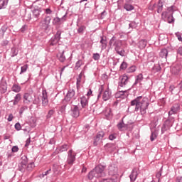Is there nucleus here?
<instances>
[{
  "instance_id": "f257e3e1",
  "label": "nucleus",
  "mask_w": 182,
  "mask_h": 182,
  "mask_svg": "<svg viewBox=\"0 0 182 182\" xmlns=\"http://www.w3.org/2000/svg\"><path fill=\"white\" fill-rule=\"evenodd\" d=\"M149 105H150L149 98L143 97L141 96L137 97L135 100L131 102V106H136L135 112H139V110H140V113L142 115L146 114V110L149 108Z\"/></svg>"
},
{
  "instance_id": "f03ea898",
  "label": "nucleus",
  "mask_w": 182,
  "mask_h": 182,
  "mask_svg": "<svg viewBox=\"0 0 182 182\" xmlns=\"http://www.w3.org/2000/svg\"><path fill=\"white\" fill-rule=\"evenodd\" d=\"M105 170H106V166L102 164L95 166V168L88 173L89 180H93V178H100V177H105V176H106Z\"/></svg>"
},
{
  "instance_id": "7ed1b4c3",
  "label": "nucleus",
  "mask_w": 182,
  "mask_h": 182,
  "mask_svg": "<svg viewBox=\"0 0 182 182\" xmlns=\"http://www.w3.org/2000/svg\"><path fill=\"white\" fill-rule=\"evenodd\" d=\"M109 46H114L115 52L120 55V56H124V50L122 48V41L116 38L115 36H113L109 42Z\"/></svg>"
},
{
  "instance_id": "20e7f679",
  "label": "nucleus",
  "mask_w": 182,
  "mask_h": 182,
  "mask_svg": "<svg viewBox=\"0 0 182 182\" xmlns=\"http://www.w3.org/2000/svg\"><path fill=\"white\" fill-rule=\"evenodd\" d=\"M76 92H75V90L70 89L63 100L62 105H63L64 107H66L69 103H73V100H76Z\"/></svg>"
},
{
  "instance_id": "39448f33",
  "label": "nucleus",
  "mask_w": 182,
  "mask_h": 182,
  "mask_svg": "<svg viewBox=\"0 0 182 182\" xmlns=\"http://www.w3.org/2000/svg\"><path fill=\"white\" fill-rule=\"evenodd\" d=\"M100 97H102V100H104V102H107V100L112 97V91H110V89L107 88L105 90V87L103 85H100L98 89L97 98L100 99Z\"/></svg>"
},
{
  "instance_id": "423d86ee",
  "label": "nucleus",
  "mask_w": 182,
  "mask_h": 182,
  "mask_svg": "<svg viewBox=\"0 0 182 182\" xmlns=\"http://www.w3.org/2000/svg\"><path fill=\"white\" fill-rule=\"evenodd\" d=\"M23 102L26 105L35 103V95L32 92H25L23 95Z\"/></svg>"
},
{
  "instance_id": "0eeeda50",
  "label": "nucleus",
  "mask_w": 182,
  "mask_h": 182,
  "mask_svg": "<svg viewBox=\"0 0 182 182\" xmlns=\"http://www.w3.org/2000/svg\"><path fill=\"white\" fill-rule=\"evenodd\" d=\"M52 18H50V16H46L39 23L40 28L43 29V31H48L49 29L50 21Z\"/></svg>"
},
{
  "instance_id": "6e6552de",
  "label": "nucleus",
  "mask_w": 182,
  "mask_h": 182,
  "mask_svg": "<svg viewBox=\"0 0 182 182\" xmlns=\"http://www.w3.org/2000/svg\"><path fill=\"white\" fill-rule=\"evenodd\" d=\"M76 160V154L73 150L70 149L68 152V158H67V163L68 164H70L72 166L73 163H75V161Z\"/></svg>"
},
{
  "instance_id": "1a4fd4ad",
  "label": "nucleus",
  "mask_w": 182,
  "mask_h": 182,
  "mask_svg": "<svg viewBox=\"0 0 182 182\" xmlns=\"http://www.w3.org/2000/svg\"><path fill=\"white\" fill-rule=\"evenodd\" d=\"M127 83H129V77L126 75L121 76L118 82V88L126 87Z\"/></svg>"
},
{
  "instance_id": "9d476101",
  "label": "nucleus",
  "mask_w": 182,
  "mask_h": 182,
  "mask_svg": "<svg viewBox=\"0 0 182 182\" xmlns=\"http://www.w3.org/2000/svg\"><path fill=\"white\" fill-rule=\"evenodd\" d=\"M60 41V31H58L54 37L51 38L49 41L50 46H56Z\"/></svg>"
},
{
  "instance_id": "9b49d317",
  "label": "nucleus",
  "mask_w": 182,
  "mask_h": 182,
  "mask_svg": "<svg viewBox=\"0 0 182 182\" xmlns=\"http://www.w3.org/2000/svg\"><path fill=\"white\" fill-rule=\"evenodd\" d=\"M41 102L43 107H46V106L49 105V100L48 99V92H46V90H43L42 92Z\"/></svg>"
},
{
  "instance_id": "f8f14e48",
  "label": "nucleus",
  "mask_w": 182,
  "mask_h": 182,
  "mask_svg": "<svg viewBox=\"0 0 182 182\" xmlns=\"http://www.w3.org/2000/svg\"><path fill=\"white\" fill-rule=\"evenodd\" d=\"M105 137V132L103 131L99 132L95 139L94 146H97V144L102 143V140Z\"/></svg>"
},
{
  "instance_id": "ddd939ff",
  "label": "nucleus",
  "mask_w": 182,
  "mask_h": 182,
  "mask_svg": "<svg viewBox=\"0 0 182 182\" xmlns=\"http://www.w3.org/2000/svg\"><path fill=\"white\" fill-rule=\"evenodd\" d=\"M70 113L72 117L77 119V117L80 116V111H79V107H77V105H75L74 107H71Z\"/></svg>"
},
{
  "instance_id": "4468645a",
  "label": "nucleus",
  "mask_w": 182,
  "mask_h": 182,
  "mask_svg": "<svg viewBox=\"0 0 182 182\" xmlns=\"http://www.w3.org/2000/svg\"><path fill=\"white\" fill-rule=\"evenodd\" d=\"M163 19H166L168 23H173L174 22V17H173V14H168L166 11L162 13Z\"/></svg>"
},
{
  "instance_id": "2eb2a0df",
  "label": "nucleus",
  "mask_w": 182,
  "mask_h": 182,
  "mask_svg": "<svg viewBox=\"0 0 182 182\" xmlns=\"http://www.w3.org/2000/svg\"><path fill=\"white\" fill-rule=\"evenodd\" d=\"M129 96V92L127 90L119 91L115 94L116 99H124Z\"/></svg>"
},
{
  "instance_id": "dca6fc26",
  "label": "nucleus",
  "mask_w": 182,
  "mask_h": 182,
  "mask_svg": "<svg viewBox=\"0 0 182 182\" xmlns=\"http://www.w3.org/2000/svg\"><path fill=\"white\" fill-rule=\"evenodd\" d=\"M108 173L109 176H112L113 178L114 177H117L116 175L117 174V167L114 166H109L108 167Z\"/></svg>"
},
{
  "instance_id": "f3484780",
  "label": "nucleus",
  "mask_w": 182,
  "mask_h": 182,
  "mask_svg": "<svg viewBox=\"0 0 182 182\" xmlns=\"http://www.w3.org/2000/svg\"><path fill=\"white\" fill-rule=\"evenodd\" d=\"M180 110V105L175 104L171 108V110L168 112V116H172V114H176L177 112Z\"/></svg>"
},
{
  "instance_id": "a211bd4d",
  "label": "nucleus",
  "mask_w": 182,
  "mask_h": 182,
  "mask_svg": "<svg viewBox=\"0 0 182 182\" xmlns=\"http://www.w3.org/2000/svg\"><path fill=\"white\" fill-rule=\"evenodd\" d=\"M28 165V158H26L24 161H21L18 164V168L20 171H25V168H27Z\"/></svg>"
},
{
  "instance_id": "6ab92c4d",
  "label": "nucleus",
  "mask_w": 182,
  "mask_h": 182,
  "mask_svg": "<svg viewBox=\"0 0 182 182\" xmlns=\"http://www.w3.org/2000/svg\"><path fill=\"white\" fill-rule=\"evenodd\" d=\"M137 176H139V173H137V169L136 168L133 169L131 174L129 175V178L131 182L136 181V178H137Z\"/></svg>"
},
{
  "instance_id": "aec40b11",
  "label": "nucleus",
  "mask_w": 182,
  "mask_h": 182,
  "mask_svg": "<svg viewBox=\"0 0 182 182\" xmlns=\"http://www.w3.org/2000/svg\"><path fill=\"white\" fill-rule=\"evenodd\" d=\"M80 103L82 109H85V107L89 105V97H82L80 98Z\"/></svg>"
},
{
  "instance_id": "412c9836",
  "label": "nucleus",
  "mask_w": 182,
  "mask_h": 182,
  "mask_svg": "<svg viewBox=\"0 0 182 182\" xmlns=\"http://www.w3.org/2000/svg\"><path fill=\"white\" fill-rule=\"evenodd\" d=\"M170 121L167 120L164 122L161 127V134H164L168 129H170Z\"/></svg>"
},
{
  "instance_id": "4be33fe9",
  "label": "nucleus",
  "mask_w": 182,
  "mask_h": 182,
  "mask_svg": "<svg viewBox=\"0 0 182 182\" xmlns=\"http://www.w3.org/2000/svg\"><path fill=\"white\" fill-rule=\"evenodd\" d=\"M151 136H150V140L151 141H154L156 139H157V136H159V132L156 130L153 131V128L151 127Z\"/></svg>"
},
{
  "instance_id": "5701e85b",
  "label": "nucleus",
  "mask_w": 182,
  "mask_h": 182,
  "mask_svg": "<svg viewBox=\"0 0 182 182\" xmlns=\"http://www.w3.org/2000/svg\"><path fill=\"white\" fill-rule=\"evenodd\" d=\"M6 90H8V85L6 84V82H1L0 84L1 93H6Z\"/></svg>"
},
{
  "instance_id": "b1692460",
  "label": "nucleus",
  "mask_w": 182,
  "mask_h": 182,
  "mask_svg": "<svg viewBox=\"0 0 182 182\" xmlns=\"http://www.w3.org/2000/svg\"><path fill=\"white\" fill-rule=\"evenodd\" d=\"M21 99H22V97L20 93L16 94V95L14 97V100H13V105L14 106H16L19 102H21Z\"/></svg>"
},
{
  "instance_id": "393cba45",
  "label": "nucleus",
  "mask_w": 182,
  "mask_h": 182,
  "mask_svg": "<svg viewBox=\"0 0 182 182\" xmlns=\"http://www.w3.org/2000/svg\"><path fill=\"white\" fill-rule=\"evenodd\" d=\"M167 55H168V51L166 48L162 49L159 53V56L162 58V59H167Z\"/></svg>"
},
{
  "instance_id": "a878e982",
  "label": "nucleus",
  "mask_w": 182,
  "mask_h": 182,
  "mask_svg": "<svg viewBox=\"0 0 182 182\" xmlns=\"http://www.w3.org/2000/svg\"><path fill=\"white\" fill-rule=\"evenodd\" d=\"M68 149H69V146L68 144H64L57 148V151L58 153H63V151H67Z\"/></svg>"
},
{
  "instance_id": "bb28decb",
  "label": "nucleus",
  "mask_w": 182,
  "mask_h": 182,
  "mask_svg": "<svg viewBox=\"0 0 182 182\" xmlns=\"http://www.w3.org/2000/svg\"><path fill=\"white\" fill-rule=\"evenodd\" d=\"M182 67L180 65H176L172 68V73L173 75H178L181 72Z\"/></svg>"
},
{
  "instance_id": "cd10ccee",
  "label": "nucleus",
  "mask_w": 182,
  "mask_h": 182,
  "mask_svg": "<svg viewBox=\"0 0 182 182\" xmlns=\"http://www.w3.org/2000/svg\"><path fill=\"white\" fill-rule=\"evenodd\" d=\"M117 127L122 132L123 130L127 129V124L123 123V121H122L119 123H118Z\"/></svg>"
},
{
  "instance_id": "c85d7f7f",
  "label": "nucleus",
  "mask_w": 182,
  "mask_h": 182,
  "mask_svg": "<svg viewBox=\"0 0 182 182\" xmlns=\"http://www.w3.org/2000/svg\"><path fill=\"white\" fill-rule=\"evenodd\" d=\"M147 46V41L146 40H141L138 43L139 49H144Z\"/></svg>"
},
{
  "instance_id": "c756f323",
  "label": "nucleus",
  "mask_w": 182,
  "mask_h": 182,
  "mask_svg": "<svg viewBox=\"0 0 182 182\" xmlns=\"http://www.w3.org/2000/svg\"><path fill=\"white\" fill-rule=\"evenodd\" d=\"M100 43L102 44L101 45L102 50H104V49H106L107 46V41L105 38H103V37H101V40Z\"/></svg>"
},
{
  "instance_id": "7c9ffc66",
  "label": "nucleus",
  "mask_w": 182,
  "mask_h": 182,
  "mask_svg": "<svg viewBox=\"0 0 182 182\" xmlns=\"http://www.w3.org/2000/svg\"><path fill=\"white\" fill-rule=\"evenodd\" d=\"M42 10L41 9H35L33 10V15L34 18H39Z\"/></svg>"
},
{
  "instance_id": "2f4dec72",
  "label": "nucleus",
  "mask_w": 182,
  "mask_h": 182,
  "mask_svg": "<svg viewBox=\"0 0 182 182\" xmlns=\"http://www.w3.org/2000/svg\"><path fill=\"white\" fill-rule=\"evenodd\" d=\"M58 58L60 62H65L66 60V57H65V51L58 54Z\"/></svg>"
},
{
  "instance_id": "473e14b6",
  "label": "nucleus",
  "mask_w": 182,
  "mask_h": 182,
  "mask_svg": "<svg viewBox=\"0 0 182 182\" xmlns=\"http://www.w3.org/2000/svg\"><path fill=\"white\" fill-rule=\"evenodd\" d=\"M143 74H139L136 77V80L134 82V85H137V83H141V82H143Z\"/></svg>"
},
{
  "instance_id": "72a5a7b5",
  "label": "nucleus",
  "mask_w": 182,
  "mask_h": 182,
  "mask_svg": "<svg viewBox=\"0 0 182 182\" xmlns=\"http://www.w3.org/2000/svg\"><path fill=\"white\" fill-rule=\"evenodd\" d=\"M105 149H109V150L110 151H114L115 149H116V145H114V144H107L105 146Z\"/></svg>"
},
{
  "instance_id": "f704fd0d",
  "label": "nucleus",
  "mask_w": 182,
  "mask_h": 182,
  "mask_svg": "<svg viewBox=\"0 0 182 182\" xmlns=\"http://www.w3.org/2000/svg\"><path fill=\"white\" fill-rule=\"evenodd\" d=\"M21 86L14 84L12 87H11V90H13V92H15V93H19V92H21Z\"/></svg>"
},
{
  "instance_id": "c9c22d12",
  "label": "nucleus",
  "mask_w": 182,
  "mask_h": 182,
  "mask_svg": "<svg viewBox=\"0 0 182 182\" xmlns=\"http://www.w3.org/2000/svg\"><path fill=\"white\" fill-rule=\"evenodd\" d=\"M162 11H163V1L161 0H159L157 6V12L158 14H160L161 13Z\"/></svg>"
},
{
  "instance_id": "e433bc0d",
  "label": "nucleus",
  "mask_w": 182,
  "mask_h": 182,
  "mask_svg": "<svg viewBox=\"0 0 182 182\" xmlns=\"http://www.w3.org/2000/svg\"><path fill=\"white\" fill-rule=\"evenodd\" d=\"M26 110H28V105H23L19 109V114L22 116L23 114V112H26Z\"/></svg>"
},
{
  "instance_id": "4c0bfd02",
  "label": "nucleus",
  "mask_w": 182,
  "mask_h": 182,
  "mask_svg": "<svg viewBox=\"0 0 182 182\" xmlns=\"http://www.w3.org/2000/svg\"><path fill=\"white\" fill-rule=\"evenodd\" d=\"M117 181V176H114V178H109L104 179L102 182H116Z\"/></svg>"
},
{
  "instance_id": "58836bf2",
  "label": "nucleus",
  "mask_w": 182,
  "mask_h": 182,
  "mask_svg": "<svg viewBox=\"0 0 182 182\" xmlns=\"http://www.w3.org/2000/svg\"><path fill=\"white\" fill-rule=\"evenodd\" d=\"M82 65H83V60H79L78 61H77L75 65V70H77V69H79V68H80Z\"/></svg>"
},
{
  "instance_id": "ea45409f",
  "label": "nucleus",
  "mask_w": 182,
  "mask_h": 182,
  "mask_svg": "<svg viewBox=\"0 0 182 182\" xmlns=\"http://www.w3.org/2000/svg\"><path fill=\"white\" fill-rule=\"evenodd\" d=\"M124 8L126 9V11H133V9H134V7L129 4H124Z\"/></svg>"
},
{
  "instance_id": "a19ab883",
  "label": "nucleus",
  "mask_w": 182,
  "mask_h": 182,
  "mask_svg": "<svg viewBox=\"0 0 182 182\" xmlns=\"http://www.w3.org/2000/svg\"><path fill=\"white\" fill-rule=\"evenodd\" d=\"M8 5V1L6 0H0V9L5 8Z\"/></svg>"
},
{
  "instance_id": "79ce46f5",
  "label": "nucleus",
  "mask_w": 182,
  "mask_h": 182,
  "mask_svg": "<svg viewBox=\"0 0 182 182\" xmlns=\"http://www.w3.org/2000/svg\"><path fill=\"white\" fill-rule=\"evenodd\" d=\"M28 64H26L24 65H23L22 67H21V72H20V75H22V73H25V72H26V70H28Z\"/></svg>"
},
{
  "instance_id": "37998d69",
  "label": "nucleus",
  "mask_w": 182,
  "mask_h": 182,
  "mask_svg": "<svg viewBox=\"0 0 182 182\" xmlns=\"http://www.w3.org/2000/svg\"><path fill=\"white\" fill-rule=\"evenodd\" d=\"M11 55V58L16 56V55H18V49H16V48H12Z\"/></svg>"
},
{
  "instance_id": "c03bdc74",
  "label": "nucleus",
  "mask_w": 182,
  "mask_h": 182,
  "mask_svg": "<svg viewBox=\"0 0 182 182\" xmlns=\"http://www.w3.org/2000/svg\"><path fill=\"white\" fill-rule=\"evenodd\" d=\"M34 168H35V164L33 162L28 164L27 166V170L28 171H32V170H33Z\"/></svg>"
},
{
  "instance_id": "a18cd8bd",
  "label": "nucleus",
  "mask_w": 182,
  "mask_h": 182,
  "mask_svg": "<svg viewBox=\"0 0 182 182\" xmlns=\"http://www.w3.org/2000/svg\"><path fill=\"white\" fill-rule=\"evenodd\" d=\"M67 18H68V14L65 13V15H63L62 18H60V23H63V22H66Z\"/></svg>"
},
{
  "instance_id": "49530a36",
  "label": "nucleus",
  "mask_w": 182,
  "mask_h": 182,
  "mask_svg": "<svg viewBox=\"0 0 182 182\" xmlns=\"http://www.w3.org/2000/svg\"><path fill=\"white\" fill-rule=\"evenodd\" d=\"M92 59H94V60H99V59H100V54L97 53H94L92 55Z\"/></svg>"
},
{
  "instance_id": "de8ad7c7",
  "label": "nucleus",
  "mask_w": 182,
  "mask_h": 182,
  "mask_svg": "<svg viewBox=\"0 0 182 182\" xmlns=\"http://www.w3.org/2000/svg\"><path fill=\"white\" fill-rule=\"evenodd\" d=\"M53 113H55V111H53V109L49 110L48 112V114L46 116V118L50 119V117H52V116H53Z\"/></svg>"
},
{
  "instance_id": "09e8293b",
  "label": "nucleus",
  "mask_w": 182,
  "mask_h": 182,
  "mask_svg": "<svg viewBox=\"0 0 182 182\" xmlns=\"http://www.w3.org/2000/svg\"><path fill=\"white\" fill-rule=\"evenodd\" d=\"M85 29H86V26H81L79 27V28L77 29V33H83V31H85Z\"/></svg>"
},
{
  "instance_id": "8fccbe9b",
  "label": "nucleus",
  "mask_w": 182,
  "mask_h": 182,
  "mask_svg": "<svg viewBox=\"0 0 182 182\" xmlns=\"http://www.w3.org/2000/svg\"><path fill=\"white\" fill-rule=\"evenodd\" d=\"M53 23L54 25H58V23H60V18H59V17H55V18L53 19Z\"/></svg>"
},
{
  "instance_id": "3c124183",
  "label": "nucleus",
  "mask_w": 182,
  "mask_h": 182,
  "mask_svg": "<svg viewBox=\"0 0 182 182\" xmlns=\"http://www.w3.org/2000/svg\"><path fill=\"white\" fill-rule=\"evenodd\" d=\"M133 72H136V66H134V65L131 66V67L128 69V73H133Z\"/></svg>"
},
{
  "instance_id": "603ef678",
  "label": "nucleus",
  "mask_w": 182,
  "mask_h": 182,
  "mask_svg": "<svg viewBox=\"0 0 182 182\" xmlns=\"http://www.w3.org/2000/svg\"><path fill=\"white\" fill-rule=\"evenodd\" d=\"M127 68V63L126 62H122V63L120 65V69L122 70H124V69Z\"/></svg>"
},
{
  "instance_id": "864d4df0",
  "label": "nucleus",
  "mask_w": 182,
  "mask_h": 182,
  "mask_svg": "<svg viewBox=\"0 0 182 182\" xmlns=\"http://www.w3.org/2000/svg\"><path fill=\"white\" fill-rule=\"evenodd\" d=\"M176 38H178V40L180 41V42H182V37H181V33L180 32H177L175 33Z\"/></svg>"
},
{
  "instance_id": "5fc2aeb1",
  "label": "nucleus",
  "mask_w": 182,
  "mask_h": 182,
  "mask_svg": "<svg viewBox=\"0 0 182 182\" xmlns=\"http://www.w3.org/2000/svg\"><path fill=\"white\" fill-rule=\"evenodd\" d=\"M18 150L19 148L18 147V146H14L11 149L12 153H18Z\"/></svg>"
},
{
  "instance_id": "6e6d98bb",
  "label": "nucleus",
  "mask_w": 182,
  "mask_h": 182,
  "mask_svg": "<svg viewBox=\"0 0 182 182\" xmlns=\"http://www.w3.org/2000/svg\"><path fill=\"white\" fill-rule=\"evenodd\" d=\"M58 168H59V166H53L54 174H58L59 173V171L58 170Z\"/></svg>"
},
{
  "instance_id": "4d7b16f0",
  "label": "nucleus",
  "mask_w": 182,
  "mask_h": 182,
  "mask_svg": "<svg viewBox=\"0 0 182 182\" xmlns=\"http://www.w3.org/2000/svg\"><path fill=\"white\" fill-rule=\"evenodd\" d=\"M14 127H15L16 130H18V131L21 130V129L22 128L21 127V124H19V123H16L15 124Z\"/></svg>"
},
{
  "instance_id": "13d9d810",
  "label": "nucleus",
  "mask_w": 182,
  "mask_h": 182,
  "mask_svg": "<svg viewBox=\"0 0 182 182\" xmlns=\"http://www.w3.org/2000/svg\"><path fill=\"white\" fill-rule=\"evenodd\" d=\"M28 29V26L24 25L21 27V28L20 29V32H25V31H26Z\"/></svg>"
},
{
  "instance_id": "bf43d9fd",
  "label": "nucleus",
  "mask_w": 182,
  "mask_h": 182,
  "mask_svg": "<svg viewBox=\"0 0 182 182\" xmlns=\"http://www.w3.org/2000/svg\"><path fill=\"white\" fill-rule=\"evenodd\" d=\"M7 120L8 122H12V120H14V114H9Z\"/></svg>"
},
{
  "instance_id": "052dcab7",
  "label": "nucleus",
  "mask_w": 182,
  "mask_h": 182,
  "mask_svg": "<svg viewBox=\"0 0 182 182\" xmlns=\"http://www.w3.org/2000/svg\"><path fill=\"white\" fill-rule=\"evenodd\" d=\"M29 144H31V137L27 139V140L26 141L25 147H28V146H29Z\"/></svg>"
},
{
  "instance_id": "680f3d73",
  "label": "nucleus",
  "mask_w": 182,
  "mask_h": 182,
  "mask_svg": "<svg viewBox=\"0 0 182 182\" xmlns=\"http://www.w3.org/2000/svg\"><path fill=\"white\" fill-rule=\"evenodd\" d=\"M109 139L110 140H114V139H116V134H110V135L109 136Z\"/></svg>"
},
{
  "instance_id": "e2e57ef3",
  "label": "nucleus",
  "mask_w": 182,
  "mask_h": 182,
  "mask_svg": "<svg viewBox=\"0 0 182 182\" xmlns=\"http://www.w3.org/2000/svg\"><path fill=\"white\" fill-rule=\"evenodd\" d=\"M50 171H52V169H48V171H46L45 172V173H43V177H45V176H48V174H49V173H50Z\"/></svg>"
},
{
  "instance_id": "0e129e2a",
  "label": "nucleus",
  "mask_w": 182,
  "mask_h": 182,
  "mask_svg": "<svg viewBox=\"0 0 182 182\" xmlns=\"http://www.w3.org/2000/svg\"><path fill=\"white\" fill-rule=\"evenodd\" d=\"M46 14L47 15H50V14H52V10H50V9H46Z\"/></svg>"
},
{
  "instance_id": "69168bd1",
  "label": "nucleus",
  "mask_w": 182,
  "mask_h": 182,
  "mask_svg": "<svg viewBox=\"0 0 182 182\" xmlns=\"http://www.w3.org/2000/svg\"><path fill=\"white\" fill-rule=\"evenodd\" d=\"M177 53H178L179 55H181V56H182V47H179L178 48Z\"/></svg>"
},
{
  "instance_id": "338daca9",
  "label": "nucleus",
  "mask_w": 182,
  "mask_h": 182,
  "mask_svg": "<svg viewBox=\"0 0 182 182\" xmlns=\"http://www.w3.org/2000/svg\"><path fill=\"white\" fill-rule=\"evenodd\" d=\"M129 28H136V23L132 22L129 23Z\"/></svg>"
},
{
  "instance_id": "774afa93",
  "label": "nucleus",
  "mask_w": 182,
  "mask_h": 182,
  "mask_svg": "<svg viewBox=\"0 0 182 182\" xmlns=\"http://www.w3.org/2000/svg\"><path fill=\"white\" fill-rule=\"evenodd\" d=\"M177 87L180 89V90H182V81H181L178 84Z\"/></svg>"
}]
</instances>
